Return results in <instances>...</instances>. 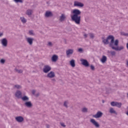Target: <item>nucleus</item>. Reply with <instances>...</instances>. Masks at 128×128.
Wrapping results in <instances>:
<instances>
[{
    "label": "nucleus",
    "mask_w": 128,
    "mask_h": 128,
    "mask_svg": "<svg viewBox=\"0 0 128 128\" xmlns=\"http://www.w3.org/2000/svg\"><path fill=\"white\" fill-rule=\"evenodd\" d=\"M24 106H25L26 108H30L32 106V104L30 101L26 102L24 104Z\"/></svg>",
    "instance_id": "dca6fc26"
},
{
    "label": "nucleus",
    "mask_w": 128,
    "mask_h": 128,
    "mask_svg": "<svg viewBox=\"0 0 128 128\" xmlns=\"http://www.w3.org/2000/svg\"><path fill=\"white\" fill-rule=\"evenodd\" d=\"M46 126L47 128H50V125L48 124H46Z\"/></svg>",
    "instance_id": "37998d69"
},
{
    "label": "nucleus",
    "mask_w": 128,
    "mask_h": 128,
    "mask_svg": "<svg viewBox=\"0 0 128 128\" xmlns=\"http://www.w3.org/2000/svg\"><path fill=\"white\" fill-rule=\"evenodd\" d=\"M68 101H65L64 104V106H65V108H68Z\"/></svg>",
    "instance_id": "c85d7f7f"
},
{
    "label": "nucleus",
    "mask_w": 128,
    "mask_h": 128,
    "mask_svg": "<svg viewBox=\"0 0 128 128\" xmlns=\"http://www.w3.org/2000/svg\"><path fill=\"white\" fill-rule=\"evenodd\" d=\"M54 14H52V12L50 11H46L45 13V17L46 18H50V16H52Z\"/></svg>",
    "instance_id": "f3484780"
},
{
    "label": "nucleus",
    "mask_w": 128,
    "mask_h": 128,
    "mask_svg": "<svg viewBox=\"0 0 128 128\" xmlns=\"http://www.w3.org/2000/svg\"><path fill=\"white\" fill-rule=\"evenodd\" d=\"M20 19L21 20L22 22V24H26V19L24 17H20Z\"/></svg>",
    "instance_id": "5701e85b"
},
{
    "label": "nucleus",
    "mask_w": 128,
    "mask_h": 128,
    "mask_svg": "<svg viewBox=\"0 0 128 128\" xmlns=\"http://www.w3.org/2000/svg\"><path fill=\"white\" fill-rule=\"evenodd\" d=\"M70 64L72 68H74V66H76V61L74 60H72L70 61Z\"/></svg>",
    "instance_id": "412c9836"
},
{
    "label": "nucleus",
    "mask_w": 128,
    "mask_h": 128,
    "mask_svg": "<svg viewBox=\"0 0 128 128\" xmlns=\"http://www.w3.org/2000/svg\"><path fill=\"white\" fill-rule=\"evenodd\" d=\"M15 96L18 98H22V92L20 90H17L15 94Z\"/></svg>",
    "instance_id": "a211bd4d"
},
{
    "label": "nucleus",
    "mask_w": 128,
    "mask_h": 128,
    "mask_svg": "<svg viewBox=\"0 0 128 128\" xmlns=\"http://www.w3.org/2000/svg\"><path fill=\"white\" fill-rule=\"evenodd\" d=\"M126 33L124 32H121L120 34H122V36H126Z\"/></svg>",
    "instance_id": "4c0bfd02"
},
{
    "label": "nucleus",
    "mask_w": 128,
    "mask_h": 128,
    "mask_svg": "<svg viewBox=\"0 0 128 128\" xmlns=\"http://www.w3.org/2000/svg\"><path fill=\"white\" fill-rule=\"evenodd\" d=\"M1 44L4 48H6L8 46V40L4 38L0 40Z\"/></svg>",
    "instance_id": "20e7f679"
},
{
    "label": "nucleus",
    "mask_w": 128,
    "mask_h": 128,
    "mask_svg": "<svg viewBox=\"0 0 128 128\" xmlns=\"http://www.w3.org/2000/svg\"><path fill=\"white\" fill-rule=\"evenodd\" d=\"M66 18V14H62L59 18V20L61 22H64Z\"/></svg>",
    "instance_id": "2eb2a0df"
},
{
    "label": "nucleus",
    "mask_w": 128,
    "mask_h": 128,
    "mask_svg": "<svg viewBox=\"0 0 128 128\" xmlns=\"http://www.w3.org/2000/svg\"><path fill=\"white\" fill-rule=\"evenodd\" d=\"M84 38H88V34H84Z\"/></svg>",
    "instance_id": "a19ab883"
},
{
    "label": "nucleus",
    "mask_w": 128,
    "mask_h": 128,
    "mask_svg": "<svg viewBox=\"0 0 128 128\" xmlns=\"http://www.w3.org/2000/svg\"><path fill=\"white\" fill-rule=\"evenodd\" d=\"M127 108L128 109V106L127 107Z\"/></svg>",
    "instance_id": "3c124183"
},
{
    "label": "nucleus",
    "mask_w": 128,
    "mask_h": 128,
    "mask_svg": "<svg viewBox=\"0 0 128 128\" xmlns=\"http://www.w3.org/2000/svg\"><path fill=\"white\" fill-rule=\"evenodd\" d=\"M15 2H22V0H14Z\"/></svg>",
    "instance_id": "f704fd0d"
},
{
    "label": "nucleus",
    "mask_w": 128,
    "mask_h": 128,
    "mask_svg": "<svg viewBox=\"0 0 128 128\" xmlns=\"http://www.w3.org/2000/svg\"><path fill=\"white\" fill-rule=\"evenodd\" d=\"M14 70L16 72H18V74H22V70H18L17 68H15Z\"/></svg>",
    "instance_id": "bb28decb"
},
{
    "label": "nucleus",
    "mask_w": 128,
    "mask_h": 128,
    "mask_svg": "<svg viewBox=\"0 0 128 128\" xmlns=\"http://www.w3.org/2000/svg\"><path fill=\"white\" fill-rule=\"evenodd\" d=\"M102 42L104 44H109V46L111 48H112L114 44L115 46H118V40H116L114 41V36L112 35L108 36L107 37L106 39H104V37H102ZM110 40H111L110 42H110H108Z\"/></svg>",
    "instance_id": "f257e3e1"
},
{
    "label": "nucleus",
    "mask_w": 128,
    "mask_h": 128,
    "mask_svg": "<svg viewBox=\"0 0 128 128\" xmlns=\"http://www.w3.org/2000/svg\"><path fill=\"white\" fill-rule=\"evenodd\" d=\"M78 51L79 52H82V48H80L78 50Z\"/></svg>",
    "instance_id": "ea45409f"
},
{
    "label": "nucleus",
    "mask_w": 128,
    "mask_h": 128,
    "mask_svg": "<svg viewBox=\"0 0 128 128\" xmlns=\"http://www.w3.org/2000/svg\"><path fill=\"white\" fill-rule=\"evenodd\" d=\"M60 124L62 126H63V128H66V126L64 124V123L61 122L60 123Z\"/></svg>",
    "instance_id": "c9c22d12"
},
{
    "label": "nucleus",
    "mask_w": 128,
    "mask_h": 128,
    "mask_svg": "<svg viewBox=\"0 0 128 128\" xmlns=\"http://www.w3.org/2000/svg\"><path fill=\"white\" fill-rule=\"evenodd\" d=\"M52 80L53 82H56V79L53 78V79H52Z\"/></svg>",
    "instance_id": "49530a36"
},
{
    "label": "nucleus",
    "mask_w": 128,
    "mask_h": 128,
    "mask_svg": "<svg viewBox=\"0 0 128 128\" xmlns=\"http://www.w3.org/2000/svg\"><path fill=\"white\" fill-rule=\"evenodd\" d=\"M111 48H112V50H114L120 51L124 50V46L114 47V44Z\"/></svg>",
    "instance_id": "423d86ee"
},
{
    "label": "nucleus",
    "mask_w": 128,
    "mask_h": 128,
    "mask_svg": "<svg viewBox=\"0 0 128 128\" xmlns=\"http://www.w3.org/2000/svg\"><path fill=\"white\" fill-rule=\"evenodd\" d=\"M80 61L81 62L82 64L84 66L88 67L90 66V64L88 62V60L82 58L80 60Z\"/></svg>",
    "instance_id": "39448f33"
},
{
    "label": "nucleus",
    "mask_w": 128,
    "mask_h": 128,
    "mask_svg": "<svg viewBox=\"0 0 128 128\" xmlns=\"http://www.w3.org/2000/svg\"><path fill=\"white\" fill-rule=\"evenodd\" d=\"M2 35H3L2 33H0V36H2Z\"/></svg>",
    "instance_id": "c03bdc74"
},
{
    "label": "nucleus",
    "mask_w": 128,
    "mask_h": 128,
    "mask_svg": "<svg viewBox=\"0 0 128 128\" xmlns=\"http://www.w3.org/2000/svg\"><path fill=\"white\" fill-rule=\"evenodd\" d=\"M14 88H18V90H20V88H22V86H20V85H15Z\"/></svg>",
    "instance_id": "2f4dec72"
},
{
    "label": "nucleus",
    "mask_w": 128,
    "mask_h": 128,
    "mask_svg": "<svg viewBox=\"0 0 128 128\" xmlns=\"http://www.w3.org/2000/svg\"><path fill=\"white\" fill-rule=\"evenodd\" d=\"M73 15L71 16V18L73 22H74L76 24H80V14L82 12L78 9H74L72 12Z\"/></svg>",
    "instance_id": "f03ea898"
},
{
    "label": "nucleus",
    "mask_w": 128,
    "mask_h": 128,
    "mask_svg": "<svg viewBox=\"0 0 128 128\" xmlns=\"http://www.w3.org/2000/svg\"><path fill=\"white\" fill-rule=\"evenodd\" d=\"M122 102H116V106H117V108H122Z\"/></svg>",
    "instance_id": "a878e982"
},
{
    "label": "nucleus",
    "mask_w": 128,
    "mask_h": 128,
    "mask_svg": "<svg viewBox=\"0 0 128 128\" xmlns=\"http://www.w3.org/2000/svg\"><path fill=\"white\" fill-rule=\"evenodd\" d=\"M126 114H127V116H128V112H126Z\"/></svg>",
    "instance_id": "09e8293b"
},
{
    "label": "nucleus",
    "mask_w": 128,
    "mask_h": 128,
    "mask_svg": "<svg viewBox=\"0 0 128 128\" xmlns=\"http://www.w3.org/2000/svg\"><path fill=\"white\" fill-rule=\"evenodd\" d=\"M21 98H22V100H23L24 102H28L30 100L28 97L26 96H24L23 97H22Z\"/></svg>",
    "instance_id": "4be33fe9"
},
{
    "label": "nucleus",
    "mask_w": 128,
    "mask_h": 128,
    "mask_svg": "<svg viewBox=\"0 0 128 128\" xmlns=\"http://www.w3.org/2000/svg\"><path fill=\"white\" fill-rule=\"evenodd\" d=\"M84 4L80 2H76L75 1L74 2V6H79L80 8H82V6H84Z\"/></svg>",
    "instance_id": "4468645a"
},
{
    "label": "nucleus",
    "mask_w": 128,
    "mask_h": 128,
    "mask_svg": "<svg viewBox=\"0 0 128 128\" xmlns=\"http://www.w3.org/2000/svg\"><path fill=\"white\" fill-rule=\"evenodd\" d=\"M56 76V74L54 72L51 71L48 74L46 77L48 78H53Z\"/></svg>",
    "instance_id": "6e6552de"
},
{
    "label": "nucleus",
    "mask_w": 128,
    "mask_h": 128,
    "mask_svg": "<svg viewBox=\"0 0 128 128\" xmlns=\"http://www.w3.org/2000/svg\"><path fill=\"white\" fill-rule=\"evenodd\" d=\"M108 54H110L112 56H116V52L114 51H108Z\"/></svg>",
    "instance_id": "cd10ccee"
},
{
    "label": "nucleus",
    "mask_w": 128,
    "mask_h": 128,
    "mask_svg": "<svg viewBox=\"0 0 128 128\" xmlns=\"http://www.w3.org/2000/svg\"><path fill=\"white\" fill-rule=\"evenodd\" d=\"M112 106H116V102H110Z\"/></svg>",
    "instance_id": "7c9ffc66"
},
{
    "label": "nucleus",
    "mask_w": 128,
    "mask_h": 128,
    "mask_svg": "<svg viewBox=\"0 0 128 128\" xmlns=\"http://www.w3.org/2000/svg\"><path fill=\"white\" fill-rule=\"evenodd\" d=\"M125 36H128V33H126Z\"/></svg>",
    "instance_id": "a18cd8bd"
},
{
    "label": "nucleus",
    "mask_w": 128,
    "mask_h": 128,
    "mask_svg": "<svg viewBox=\"0 0 128 128\" xmlns=\"http://www.w3.org/2000/svg\"><path fill=\"white\" fill-rule=\"evenodd\" d=\"M32 94H36V90H32Z\"/></svg>",
    "instance_id": "79ce46f5"
},
{
    "label": "nucleus",
    "mask_w": 128,
    "mask_h": 128,
    "mask_svg": "<svg viewBox=\"0 0 128 128\" xmlns=\"http://www.w3.org/2000/svg\"><path fill=\"white\" fill-rule=\"evenodd\" d=\"M82 112H88V108H82Z\"/></svg>",
    "instance_id": "c756f323"
},
{
    "label": "nucleus",
    "mask_w": 128,
    "mask_h": 128,
    "mask_svg": "<svg viewBox=\"0 0 128 128\" xmlns=\"http://www.w3.org/2000/svg\"><path fill=\"white\" fill-rule=\"evenodd\" d=\"M58 56L56 55H53L52 58V61L56 62L58 60Z\"/></svg>",
    "instance_id": "aec40b11"
},
{
    "label": "nucleus",
    "mask_w": 128,
    "mask_h": 128,
    "mask_svg": "<svg viewBox=\"0 0 128 128\" xmlns=\"http://www.w3.org/2000/svg\"><path fill=\"white\" fill-rule=\"evenodd\" d=\"M47 46H52V42H48Z\"/></svg>",
    "instance_id": "72a5a7b5"
},
{
    "label": "nucleus",
    "mask_w": 128,
    "mask_h": 128,
    "mask_svg": "<svg viewBox=\"0 0 128 128\" xmlns=\"http://www.w3.org/2000/svg\"><path fill=\"white\" fill-rule=\"evenodd\" d=\"M126 64H127V66H128V60L127 62H126Z\"/></svg>",
    "instance_id": "8fccbe9b"
},
{
    "label": "nucleus",
    "mask_w": 128,
    "mask_h": 128,
    "mask_svg": "<svg viewBox=\"0 0 128 128\" xmlns=\"http://www.w3.org/2000/svg\"><path fill=\"white\" fill-rule=\"evenodd\" d=\"M33 12H34V10H32L28 9L26 10V14L27 16H28L29 18H30V16H32V14Z\"/></svg>",
    "instance_id": "f8f14e48"
},
{
    "label": "nucleus",
    "mask_w": 128,
    "mask_h": 128,
    "mask_svg": "<svg viewBox=\"0 0 128 128\" xmlns=\"http://www.w3.org/2000/svg\"><path fill=\"white\" fill-rule=\"evenodd\" d=\"M102 104H104V100H102Z\"/></svg>",
    "instance_id": "de8ad7c7"
},
{
    "label": "nucleus",
    "mask_w": 128,
    "mask_h": 128,
    "mask_svg": "<svg viewBox=\"0 0 128 128\" xmlns=\"http://www.w3.org/2000/svg\"><path fill=\"white\" fill-rule=\"evenodd\" d=\"M50 70H52V68L50 66L46 65L44 66L43 68V72L44 74H48V72H50Z\"/></svg>",
    "instance_id": "7ed1b4c3"
},
{
    "label": "nucleus",
    "mask_w": 128,
    "mask_h": 128,
    "mask_svg": "<svg viewBox=\"0 0 128 128\" xmlns=\"http://www.w3.org/2000/svg\"><path fill=\"white\" fill-rule=\"evenodd\" d=\"M29 34H30V35L34 34V31H32V30H30V31H29Z\"/></svg>",
    "instance_id": "58836bf2"
},
{
    "label": "nucleus",
    "mask_w": 128,
    "mask_h": 128,
    "mask_svg": "<svg viewBox=\"0 0 128 128\" xmlns=\"http://www.w3.org/2000/svg\"><path fill=\"white\" fill-rule=\"evenodd\" d=\"M107 60H108V58L106 57V56H102V58L100 60H101V62L102 64H104V62H106Z\"/></svg>",
    "instance_id": "6ab92c4d"
},
{
    "label": "nucleus",
    "mask_w": 128,
    "mask_h": 128,
    "mask_svg": "<svg viewBox=\"0 0 128 128\" xmlns=\"http://www.w3.org/2000/svg\"><path fill=\"white\" fill-rule=\"evenodd\" d=\"M88 36L92 40H94V33H89Z\"/></svg>",
    "instance_id": "b1692460"
},
{
    "label": "nucleus",
    "mask_w": 128,
    "mask_h": 128,
    "mask_svg": "<svg viewBox=\"0 0 128 128\" xmlns=\"http://www.w3.org/2000/svg\"><path fill=\"white\" fill-rule=\"evenodd\" d=\"M26 40L30 46H32V44L34 42V38H26Z\"/></svg>",
    "instance_id": "ddd939ff"
},
{
    "label": "nucleus",
    "mask_w": 128,
    "mask_h": 128,
    "mask_svg": "<svg viewBox=\"0 0 128 128\" xmlns=\"http://www.w3.org/2000/svg\"><path fill=\"white\" fill-rule=\"evenodd\" d=\"M0 62L1 64H4L6 62V60L4 59H2L0 60Z\"/></svg>",
    "instance_id": "473e14b6"
},
{
    "label": "nucleus",
    "mask_w": 128,
    "mask_h": 128,
    "mask_svg": "<svg viewBox=\"0 0 128 128\" xmlns=\"http://www.w3.org/2000/svg\"><path fill=\"white\" fill-rule=\"evenodd\" d=\"M90 68L92 70H94V66L91 65Z\"/></svg>",
    "instance_id": "e433bc0d"
},
{
    "label": "nucleus",
    "mask_w": 128,
    "mask_h": 128,
    "mask_svg": "<svg viewBox=\"0 0 128 128\" xmlns=\"http://www.w3.org/2000/svg\"><path fill=\"white\" fill-rule=\"evenodd\" d=\"M110 114H116V112L114 110V108H110Z\"/></svg>",
    "instance_id": "393cba45"
},
{
    "label": "nucleus",
    "mask_w": 128,
    "mask_h": 128,
    "mask_svg": "<svg viewBox=\"0 0 128 128\" xmlns=\"http://www.w3.org/2000/svg\"><path fill=\"white\" fill-rule=\"evenodd\" d=\"M90 122L96 126V128H100V124L94 120V119H91L90 120Z\"/></svg>",
    "instance_id": "9b49d317"
},
{
    "label": "nucleus",
    "mask_w": 128,
    "mask_h": 128,
    "mask_svg": "<svg viewBox=\"0 0 128 128\" xmlns=\"http://www.w3.org/2000/svg\"><path fill=\"white\" fill-rule=\"evenodd\" d=\"M74 49H68L66 50V54L67 56H70L74 54Z\"/></svg>",
    "instance_id": "9d476101"
},
{
    "label": "nucleus",
    "mask_w": 128,
    "mask_h": 128,
    "mask_svg": "<svg viewBox=\"0 0 128 128\" xmlns=\"http://www.w3.org/2000/svg\"><path fill=\"white\" fill-rule=\"evenodd\" d=\"M15 120L18 122L22 123L24 120V118L22 116H18L16 117Z\"/></svg>",
    "instance_id": "0eeeda50"
},
{
    "label": "nucleus",
    "mask_w": 128,
    "mask_h": 128,
    "mask_svg": "<svg viewBox=\"0 0 128 128\" xmlns=\"http://www.w3.org/2000/svg\"><path fill=\"white\" fill-rule=\"evenodd\" d=\"M102 112H98L96 114L93 115L92 116L93 118H102Z\"/></svg>",
    "instance_id": "1a4fd4ad"
}]
</instances>
